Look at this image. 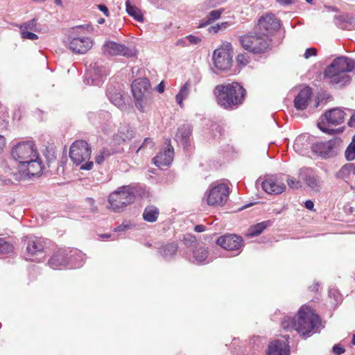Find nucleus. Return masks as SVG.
<instances>
[{
  "label": "nucleus",
  "mask_w": 355,
  "mask_h": 355,
  "mask_svg": "<svg viewBox=\"0 0 355 355\" xmlns=\"http://www.w3.org/2000/svg\"><path fill=\"white\" fill-rule=\"evenodd\" d=\"M217 103L222 107L233 110L243 103L246 90L237 82L218 85L214 88Z\"/></svg>",
  "instance_id": "obj_1"
},
{
  "label": "nucleus",
  "mask_w": 355,
  "mask_h": 355,
  "mask_svg": "<svg viewBox=\"0 0 355 355\" xmlns=\"http://www.w3.org/2000/svg\"><path fill=\"white\" fill-rule=\"evenodd\" d=\"M355 69V60L345 56L335 58L327 67L324 71V78L329 80L331 84L345 85L350 82V76L347 74Z\"/></svg>",
  "instance_id": "obj_2"
},
{
  "label": "nucleus",
  "mask_w": 355,
  "mask_h": 355,
  "mask_svg": "<svg viewBox=\"0 0 355 355\" xmlns=\"http://www.w3.org/2000/svg\"><path fill=\"white\" fill-rule=\"evenodd\" d=\"M320 322L319 316L310 307L303 306L295 318L294 329L302 336H309L316 332Z\"/></svg>",
  "instance_id": "obj_3"
},
{
  "label": "nucleus",
  "mask_w": 355,
  "mask_h": 355,
  "mask_svg": "<svg viewBox=\"0 0 355 355\" xmlns=\"http://www.w3.org/2000/svg\"><path fill=\"white\" fill-rule=\"evenodd\" d=\"M131 88L136 107L141 112H146L151 101L149 80L146 78L136 79L132 82Z\"/></svg>",
  "instance_id": "obj_4"
},
{
  "label": "nucleus",
  "mask_w": 355,
  "mask_h": 355,
  "mask_svg": "<svg viewBox=\"0 0 355 355\" xmlns=\"http://www.w3.org/2000/svg\"><path fill=\"white\" fill-rule=\"evenodd\" d=\"M135 198L134 189L130 186H122L110 194L109 207L115 212H121L125 207L132 204Z\"/></svg>",
  "instance_id": "obj_5"
},
{
  "label": "nucleus",
  "mask_w": 355,
  "mask_h": 355,
  "mask_svg": "<svg viewBox=\"0 0 355 355\" xmlns=\"http://www.w3.org/2000/svg\"><path fill=\"white\" fill-rule=\"evenodd\" d=\"M91 154V148L84 140H77L70 147L69 157L75 164L80 165L86 162L80 166V169L87 171L92 169L93 162L88 161Z\"/></svg>",
  "instance_id": "obj_6"
},
{
  "label": "nucleus",
  "mask_w": 355,
  "mask_h": 355,
  "mask_svg": "<svg viewBox=\"0 0 355 355\" xmlns=\"http://www.w3.org/2000/svg\"><path fill=\"white\" fill-rule=\"evenodd\" d=\"M346 114L338 107L330 109L326 111L320 118L318 122V128L323 132L329 135L335 134L337 131L334 129H329L327 125H338L343 123Z\"/></svg>",
  "instance_id": "obj_7"
},
{
  "label": "nucleus",
  "mask_w": 355,
  "mask_h": 355,
  "mask_svg": "<svg viewBox=\"0 0 355 355\" xmlns=\"http://www.w3.org/2000/svg\"><path fill=\"white\" fill-rule=\"evenodd\" d=\"M38 151L33 141H21L15 145L11 150L12 158L20 165L24 164L31 159H35Z\"/></svg>",
  "instance_id": "obj_8"
},
{
  "label": "nucleus",
  "mask_w": 355,
  "mask_h": 355,
  "mask_svg": "<svg viewBox=\"0 0 355 355\" xmlns=\"http://www.w3.org/2000/svg\"><path fill=\"white\" fill-rule=\"evenodd\" d=\"M240 42L245 50L254 54L264 53L269 46L268 37L265 35L248 34L241 37Z\"/></svg>",
  "instance_id": "obj_9"
},
{
  "label": "nucleus",
  "mask_w": 355,
  "mask_h": 355,
  "mask_svg": "<svg viewBox=\"0 0 355 355\" xmlns=\"http://www.w3.org/2000/svg\"><path fill=\"white\" fill-rule=\"evenodd\" d=\"M214 64L220 71L230 69L232 63V48L230 43L223 44L220 48L216 49L213 53Z\"/></svg>",
  "instance_id": "obj_10"
},
{
  "label": "nucleus",
  "mask_w": 355,
  "mask_h": 355,
  "mask_svg": "<svg viewBox=\"0 0 355 355\" xmlns=\"http://www.w3.org/2000/svg\"><path fill=\"white\" fill-rule=\"evenodd\" d=\"M230 188L221 183L209 189L206 192L207 204L210 206H222L228 199Z\"/></svg>",
  "instance_id": "obj_11"
},
{
  "label": "nucleus",
  "mask_w": 355,
  "mask_h": 355,
  "mask_svg": "<svg viewBox=\"0 0 355 355\" xmlns=\"http://www.w3.org/2000/svg\"><path fill=\"white\" fill-rule=\"evenodd\" d=\"M102 51L105 55H122L128 58L135 57L137 52L134 46H128L113 41L106 42L102 47Z\"/></svg>",
  "instance_id": "obj_12"
},
{
  "label": "nucleus",
  "mask_w": 355,
  "mask_h": 355,
  "mask_svg": "<svg viewBox=\"0 0 355 355\" xmlns=\"http://www.w3.org/2000/svg\"><path fill=\"white\" fill-rule=\"evenodd\" d=\"M24 244L26 245V253L28 259H33L35 255L40 254L44 252L48 244V240L42 237L35 236H28L24 239Z\"/></svg>",
  "instance_id": "obj_13"
},
{
  "label": "nucleus",
  "mask_w": 355,
  "mask_h": 355,
  "mask_svg": "<svg viewBox=\"0 0 355 355\" xmlns=\"http://www.w3.org/2000/svg\"><path fill=\"white\" fill-rule=\"evenodd\" d=\"M280 27L279 21L275 15L268 13L263 15L258 20L257 28L260 33L266 37L272 34Z\"/></svg>",
  "instance_id": "obj_14"
},
{
  "label": "nucleus",
  "mask_w": 355,
  "mask_h": 355,
  "mask_svg": "<svg viewBox=\"0 0 355 355\" xmlns=\"http://www.w3.org/2000/svg\"><path fill=\"white\" fill-rule=\"evenodd\" d=\"M284 179L282 177L268 176L262 182L263 189L270 194H279L286 189Z\"/></svg>",
  "instance_id": "obj_15"
},
{
  "label": "nucleus",
  "mask_w": 355,
  "mask_h": 355,
  "mask_svg": "<svg viewBox=\"0 0 355 355\" xmlns=\"http://www.w3.org/2000/svg\"><path fill=\"white\" fill-rule=\"evenodd\" d=\"M216 243L226 250L236 251L243 247V240L236 234H225L220 236Z\"/></svg>",
  "instance_id": "obj_16"
},
{
  "label": "nucleus",
  "mask_w": 355,
  "mask_h": 355,
  "mask_svg": "<svg viewBox=\"0 0 355 355\" xmlns=\"http://www.w3.org/2000/svg\"><path fill=\"white\" fill-rule=\"evenodd\" d=\"M107 75V69L105 67L99 66L95 62L90 64L89 69L87 73L85 81L87 84L99 85L103 78Z\"/></svg>",
  "instance_id": "obj_17"
},
{
  "label": "nucleus",
  "mask_w": 355,
  "mask_h": 355,
  "mask_svg": "<svg viewBox=\"0 0 355 355\" xmlns=\"http://www.w3.org/2000/svg\"><path fill=\"white\" fill-rule=\"evenodd\" d=\"M92 41L89 37H74L68 43L69 49L75 53L84 54L92 47Z\"/></svg>",
  "instance_id": "obj_18"
},
{
  "label": "nucleus",
  "mask_w": 355,
  "mask_h": 355,
  "mask_svg": "<svg viewBox=\"0 0 355 355\" xmlns=\"http://www.w3.org/2000/svg\"><path fill=\"white\" fill-rule=\"evenodd\" d=\"M69 252L71 253V250L60 249L56 252L53 256L49 259V264L53 269H60L62 266H67L69 259H72L73 255L69 256Z\"/></svg>",
  "instance_id": "obj_19"
},
{
  "label": "nucleus",
  "mask_w": 355,
  "mask_h": 355,
  "mask_svg": "<svg viewBox=\"0 0 355 355\" xmlns=\"http://www.w3.org/2000/svg\"><path fill=\"white\" fill-rule=\"evenodd\" d=\"M335 142L332 140L320 141L313 144L311 146L312 151L323 158H327L332 155V150Z\"/></svg>",
  "instance_id": "obj_20"
},
{
  "label": "nucleus",
  "mask_w": 355,
  "mask_h": 355,
  "mask_svg": "<svg viewBox=\"0 0 355 355\" xmlns=\"http://www.w3.org/2000/svg\"><path fill=\"white\" fill-rule=\"evenodd\" d=\"M173 159V148L168 144L164 150L160 151L153 159V163L159 166H168Z\"/></svg>",
  "instance_id": "obj_21"
},
{
  "label": "nucleus",
  "mask_w": 355,
  "mask_h": 355,
  "mask_svg": "<svg viewBox=\"0 0 355 355\" xmlns=\"http://www.w3.org/2000/svg\"><path fill=\"white\" fill-rule=\"evenodd\" d=\"M23 171L26 173L29 176H35L40 175L42 170L43 166L41 159L39 157V153L37 155L35 159H31L25 162L24 164L21 165Z\"/></svg>",
  "instance_id": "obj_22"
},
{
  "label": "nucleus",
  "mask_w": 355,
  "mask_h": 355,
  "mask_svg": "<svg viewBox=\"0 0 355 355\" xmlns=\"http://www.w3.org/2000/svg\"><path fill=\"white\" fill-rule=\"evenodd\" d=\"M312 95L311 88L305 87L302 89L294 100V106L297 110H304L306 108Z\"/></svg>",
  "instance_id": "obj_23"
},
{
  "label": "nucleus",
  "mask_w": 355,
  "mask_h": 355,
  "mask_svg": "<svg viewBox=\"0 0 355 355\" xmlns=\"http://www.w3.org/2000/svg\"><path fill=\"white\" fill-rule=\"evenodd\" d=\"M288 346L284 341L275 340L268 346V355H289Z\"/></svg>",
  "instance_id": "obj_24"
},
{
  "label": "nucleus",
  "mask_w": 355,
  "mask_h": 355,
  "mask_svg": "<svg viewBox=\"0 0 355 355\" xmlns=\"http://www.w3.org/2000/svg\"><path fill=\"white\" fill-rule=\"evenodd\" d=\"M191 126L189 124H184L178 129L175 135V140L183 146L187 145L191 135Z\"/></svg>",
  "instance_id": "obj_25"
},
{
  "label": "nucleus",
  "mask_w": 355,
  "mask_h": 355,
  "mask_svg": "<svg viewBox=\"0 0 355 355\" xmlns=\"http://www.w3.org/2000/svg\"><path fill=\"white\" fill-rule=\"evenodd\" d=\"M110 102L121 110L125 107L121 93L115 88H110L107 92Z\"/></svg>",
  "instance_id": "obj_26"
},
{
  "label": "nucleus",
  "mask_w": 355,
  "mask_h": 355,
  "mask_svg": "<svg viewBox=\"0 0 355 355\" xmlns=\"http://www.w3.org/2000/svg\"><path fill=\"white\" fill-rule=\"evenodd\" d=\"M306 173L302 180L307 186L314 191H319L321 188V184L318 176H316L311 170L306 169Z\"/></svg>",
  "instance_id": "obj_27"
},
{
  "label": "nucleus",
  "mask_w": 355,
  "mask_h": 355,
  "mask_svg": "<svg viewBox=\"0 0 355 355\" xmlns=\"http://www.w3.org/2000/svg\"><path fill=\"white\" fill-rule=\"evenodd\" d=\"M159 216V209L154 205H148L145 207L142 217L148 223H155L157 220Z\"/></svg>",
  "instance_id": "obj_28"
},
{
  "label": "nucleus",
  "mask_w": 355,
  "mask_h": 355,
  "mask_svg": "<svg viewBox=\"0 0 355 355\" xmlns=\"http://www.w3.org/2000/svg\"><path fill=\"white\" fill-rule=\"evenodd\" d=\"M178 248V244L173 242L162 245L158 252L164 259H169L175 254Z\"/></svg>",
  "instance_id": "obj_29"
},
{
  "label": "nucleus",
  "mask_w": 355,
  "mask_h": 355,
  "mask_svg": "<svg viewBox=\"0 0 355 355\" xmlns=\"http://www.w3.org/2000/svg\"><path fill=\"white\" fill-rule=\"evenodd\" d=\"M125 10L127 13L133 17L136 21L142 22L144 21L143 15L139 8L132 5L130 0L125 1Z\"/></svg>",
  "instance_id": "obj_30"
},
{
  "label": "nucleus",
  "mask_w": 355,
  "mask_h": 355,
  "mask_svg": "<svg viewBox=\"0 0 355 355\" xmlns=\"http://www.w3.org/2000/svg\"><path fill=\"white\" fill-rule=\"evenodd\" d=\"M272 225L270 220H266L251 226L248 230V234L250 236H258L268 227Z\"/></svg>",
  "instance_id": "obj_31"
},
{
  "label": "nucleus",
  "mask_w": 355,
  "mask_h": 355,
  "mask_svg": "<svg viewBox=\"0 0 355 355\" xmlns=\"http://www.w3.org/2000/svg\"><path fill=\"white\" fill-rule=\"evenodd\" d=\"M99 119H103V122L100 121L99 123L101 124V129L103 132L105 134H109L111 130L112 121H111V116L110 113L107 112H102L99 114Z\"/></svg>",
  "instance_id": "obj_32"
},
{
  "label": "nucleus",
  "mask_w": 355,
  "mask_h": 355,
  "mask_svg": "<svg viewBox=\"0 0 355 355\" xmlns=\"http://www.w3.org/2000/svg\"><path fill=\"white\" fill-rule=\"evenodd\" d=\"M194 261L197 263L204 262L208 257L207 248L203 246L196 247L193 252Z\"/></svg>",
  "instance_id": "obj_33"
},
{
  "label": "nucleus",
  "mask_w": 355,
  "mask_h": 355,
  "mask_svg": "<svg viewBox=\"0 0 355 355\" xmlns=\"http://www.w3.org/2000/svg\"><path fill=\"white\" fill-rule=\"evenodd\" d=\"M134 136L133 130L128 125L121 126L116 136V139L119 137L123 141L130 140Z\"/></svg>",
  "instance_id": "obj_34"
},
{
  "label": "nucleus",
  "mask_w": 355,
  "mask_h": 355,
  "mask_svg": "<svg viewBox=\"0 0 355 355\" xmlns=\"http://www.w3.org/2000/svg\"><path fill=\"white\" fill-rule=\"evenodd\" d=\"M190 83L189 81L181 87L178 94L176 95V101L181 107H183V101L187 98L189 94Z\"/></svg>",
  "instance_id": "obj_35"
},
{
  "label": "nucleus",
  "mask_w": 355,
  "mask_h": 355,
  "mask_svg": "<svg viewBox=\"0 0 355 355\" xmlns=\"http://www.w3.org/2000/svg\"><path fill=\"white\" fill-rule=\"evenodd\" d=\"M116 153L112 148H103L96 156V162L101 164L105 160Z\"/></svg>",
  "instance_id": "obj_36"
},
{
  "label": "nucleus",
  "mask_w": 355,
  "mask_h": 355,
  "mask_svg": "<svg viewBox=\"0 0 355 355\" xmlns=\"http://www.w3.org/2000/svg\"><path fill=\"white\" fill-rule=\"evenodd\" d=\"M223 9H218V10H214L209 12V14L206 16V17L204 19L205 21L200 25V27L205 26L208 24H211L213 21L218 19L223 12Z\"/></svg>",
  "instance_id": "obj_37"
},
{
  "label": "nucleus",
  "mask_w": 355,
  "mask_h": 355,
  "mask_svg": "<svg viewBox=\"0 0 355 355\" xmlns=\"http://www.w3.org/2000/svg\"><path fill=\"white\" fill-rule=\"evenodd\" d=\"M12 251V245L3 239L0 238V256L10 254Z\"/></svg>",
  "instance_id": "obj_38"
},
{
  "label": "nucleus",
  "mask_w": 355,
  "mask_h": 355,
  "mask_svg": "<svg viewBox=\"0 0 355 355\" xmlns=\"http://www.w3.org/2000/svg\"><path fill=\"white\" fill-rule=\"evenodd\" d=\"M231 26V23L228 21H224L221 23L216 24L214 26H211L208 28V31L209 33H217L220 31H224L227 28H228Z\"/></svg>",
  "instance_id": "obj_39"
},
{
  "label": "nucleus",
  "mask_w": 355,
  "mask_h": 355,
  "mask_svg": "<svg viewBox=\"0 0 355 355\" xmlns=\"http://www.w3.org/2000/svg\"><path fill=\"white\" fill-rule=\"evenodd\" d=\"M345 155L348 161L355 159V135L353 137L352 142L345 150Z\"/></svg>",
  "instance_id": "obj_40"
},
{
  "label": "nucleus",
  "mask_w": 355,
  "mask_h": 355,
  "mask_svg": "<svg viewBox=\"0 0 355 355\" xmlns=\"http://www.w3.org/2000/svg\"><path fill=\"white\" fill-rule=\"evenodd\" d=\"M295 322V318H292L289 316H285L281 322V326L283 329L289 330L291 329H294L293 323Z\"/></svg>",
  "instance_id": "obj_41"
},
{
  "label": "nucleus",
  "mask_w": 355,
  "mask_h": 355,
  "mask_svg": "<svg viewBox=\"0 0 355 355\" xmlns=\"http://www.w3.org/2000/svg\"><path fill=\"white\" fill-rule=\"evenodd\" d=\"M35 27H36L35 19H32V20H30L26 23H24L22 25H21L20 29H21V31H22V29H24L25 31H28V30L34 31L35 29Z\"/></svg>",
  "instance_id": "obj_42"
},
{
  "label": "nucleus",
  "mask_w": 355,
  "mask_h": 355,
  "mask_svg": "<svg viewBox=\"0 0 355 355\" xmlns=\"http://www.w3.org/2000/svg\"><path fill=\"white\" fill-rule=\"evenodd\" d=\"M21 35L22 38L30 40H36L38 39V36L36 34L28 31H25L24 29H22V31H21Z\"/></svg>",
  "instance_id": "obj_43"
},
{
  "label": "nucleus",
  "mask_w": 355,
  "mask_h": 355,
  "mask_svg": "<svg viewBox=\"0 0 355 355\" xmlns=\"http://www.w3.org/2000/svg\"><path fill=\"white\" fill-rule=\"evenodd\" d=\"M185 40H188L191 44H198L201 42V38L198 36L189 35L185 37Z\"/></svg>",
  "instance_id": "obj_44"
},
{
  "label": "nucleus",
  "mask_w": 355,
  "mask_h": 355,
  "mask_svg": "<svg viewBox=\"0 0 355 355\" xmlns=\"http://www.w3.org/2000/svg\"><path fill=\"white\" fill-rule=\"evenodd\" d=\"M236 60L239 64L243 66L246 65L248 62L246 55L243 53L239 54L236 57Z\"/></svg>",
  "instance_id": "obj_45"
},
{
  "label": "nucleus",
  "mask_w": 355,
  "mask_h": 355,
  "mask_svg": "<svg viewBox=\"0 0 355 355\" xmlns=\"http://www.w3.org/2000/svg\"><path fill=\"white\" fill-rule=\"evenodd\" d=\"M317 54V50L315 48L306 49L304 54L305 59H309L311 56H315Z\"/></svg>",
  "instance_id": "obj_46"
},
{
  "label": "nucleus",
  "mask_w": 355,
  "mask_h": 355,
  "mask_svg": "<svg viewBox=\"0 0 355 355\" xmlns=\"http://www.w3.org/2000/svg\"><path fill=\"white\" fill-rule=\"evenodd\" d=\"M132 227V224L131 223H127V224H122L121 225H119L114 229L115 232H123L127 230L130 229Z\"/></svg>",
  "instance_id": "obj_47"
},
{
  "label": "nucleus",
  "mask_w": 355,
  "mask_h": 355,
  "mask_svg": "<svg viewBox=\"0 0 355 355\" xmlns=\"http://www.w3.org/2000/svg\"><path fill=\"white\" fill-rule=\"evenodd\" d=\"M286 181L288 183V185L291 188H298L300 187V182L295 179L293 178H287Z\"/></svg>",
  "instance_id": "obj_48"
},
{
  "label": "nucleus",
  "mask_w": 355,
  "mask_h": 355,
  "mask_svg": "<svg viewBox=\"0 0 355 355\" xmlns=\"http://www.w3.org/2000/svg\"><path fill=\"white\" fill-rule=\"evenodd\" d=\"M345 351V349L340 345H335L333 347V352L336 355H340V354L344 353Z\"/></svg>",
  "instance_id": "obj_49"
},
{
  "label": "nucleus",
  "mask_w": 355,
  "mask_h": 355,
  "mask_svg": "<svg viewBox=\"0 0 355 355\" xmlns=\"http://www.w3.org/2000/svg\"><path fill=\"white\" fill-rule=\"evenodd\" d=\"M184 243L186 245H191L193 243H196V237L192 235H188L187 236H185L184 239Z\"/></svg>",
  "instance_id": "obj_50"
},
{
  "label": "nucleus",
  "mask_w": 355,
  "mask_h": 355,
  "mask_svg": "<svg viewBox=\"0 0 355 355\" xmlns=\"http://www.w3.org/2000/svg\"><path fill=\"white\" fill-rule=\"evenodd\" d=\"M87 203L90 206V209L92 210V211L94 212L97 210V207L95 206V201L93 198H87L86 199Z\"/></svg>",
  "instance_id": "obj_51"
},
{
  "label": "nucleus",
  "mask_w": 355,
  "mask_h": 355,
  "mask_svg": "<svg viewBox=\"0 0 355 355\" xmlns=\"http://www.w3.org/2000/svg\"><path fill=\"white\" fill-rule=\"evenodd\" d=\"M98 9L103 12V14L106 16V17H108L109 16V10H108V8L105 5H103V4H99L98 5Z\"/></svg>",
  "instance_id": "obj_52"
},
{
  "label": "nucleus",
  "mask_w": 355,
  "mask_h": 355,
  "mask_svg": "<svg viewBox=\"0 0 355 355\" xmlns=\"http://www.w3.org/2000/svg\"><path fill=\"white\" fill-rule=\"evenodd\" d=\"M305 207L309 210H313L314 204L311 200H308L304 202Z\"/></svg>",
  "instance_id": "obj_53"
},
{
  "label": "nucleus",
  "mask_w": 355,
  "mask_h": 355,
  "mask_svg": "<svg viewBox=\"0 0 355 355\" xmlns=\"http://www.w3.org/2000/svg\"><path fill=\"white\" fill-rule=\"evenodd\" d=\"M206 230V227L203 225H197L194 227V230L196 232H203Z\"/></svg>",
  "instance_id": "obj_54"
},
{
  "label": "nucleus",
  "mask_w": 355,
  "mask_h": 355,
  "mask_svg": "<svg viewBox=\"0 0 355 355\" xmlns=\"http://www.w3.org/2000/svg\"><path fill=\"white\" fill-rule=\"evenodd\" d=\"M152 144H153V141L150 138H146L143 142V144L141 146V147L139 148L144 147V146H153Z\"/></svg>",
  "instance_id": "obj_55"
},
{
  "label": "nucleus",
  "mask_w": 355,
  "mask_h": 355,
  "mask_svg": "<svg viewBox=\"0 0 355 355\" xmlns=\"http://www.w3.org/2000/svg\"><path fill=\"white\" fill-rule=\"evenodd\" d=\"M280 5H289L294 3L295 0H276Z\"/></svg>",
  "instance_id": "obj_56"
},
{
  "label": "nucleus",
  "mask_w": 355,
  "mask_h": 355,
  "mask_svg": "<svg viewBox=\"0 0 355 355\" xmlns=\"http://www.w3.org/2000/svg\"><path fill=\"white\" fill-rule=\"evenodd\" d=\"M348 125L350 127H355V112L352 115L351 118L348 121Z\"/></svg>",
  "instance_id": "obj_57"
},
{
  "label": "nucleus",
  "mask_w": 355,
  "mask_h": 355,
  "mask_svg": "<svg viewBox=\"0 0 355 355\" xmlns=\"http://www.w3.org/2000/svg\"><path fill=\"white\" fill-rule=\"evenodd\" d=\"M165 85L163 82H161L157 86V91L159 93H162L164 91Z\"/></svg>",
  "instance_id": "obj_58"
},
{
  "label": "nucleus",
  "mask_w": 355,
  "mask_h": 355,
  "mask_svg": "<svg viewBox=\"0 0 355 355\" xmlns=\"http://www.w3.org/2000/svg\"><path fill=\"white\" fill-rule=\"evenodd\" d=\"M177 44L178 45H180V46H187L189 44L187 43V40L184 39H181V40H179L178 42H177Z\"/></svg>",
  "instance_id": "obj_59"
},
{
  "label": "nucleus",
  "mask_w": 355,
  "mask_h": 355,
  "mask_svg": "<svg viewBox=\"0 0 355 355\" xmlns=\"http://www.w3.org/2000/svg\"><path fill=\"white\" fill-rule=\"evenodd\" d=\"M5 146V139L2 135H0V152L2 150Z\"/></svg>",
  "instance_id": "obj_60"
},
{
  "label": "nucleus",
  "mask_w": 355,
  "mask_h": 355,
  "mask_svg": "<svg viewBox=\"0 0 355 355\" xmlns=\"http://www.w3.org/2000/svg\"><path fill=\"white\" fill-rule=\"evenodd\" d=\"M301 140H302V137H298V138L295 140V143H294V148H295V149L300 147V143Z\"/></svg>",
  "instance_id": "obj_61"
},
{
  "label": "nucleus",
  "mask_w": 355,
  "mask_h": 355,
  "mask_svg": "<svg viewBox=\"0 0 355 355\" xmlns=\"http://www.w3.org/2000/svg\"><path fill=\"white\" fill-rule=\"evenodd\" d=\"M225 0H211V6H214L216 4H219L224 1Z\"/></svg>",
  "instance_id": "obj_62"
},
{
  "label": "nucleus",
  "mask_w": 355,
  "mask_h": 355,
  "mask_svg": "<svg viewBox=\"0 0 355 355\" xmlns=\"http://www.w3.org/2000/svg\"><path fill=\"white\" fill-rule=\"evenodd\" d=\"M110 236H111V235L107 234H104L100 235V237L103 238V239H108V238H110Z\"/></svg>",
  "instance_id": "obj_63"
},
{
  "label": "nucleus",
  "mask_w": 355,
  "mask_h": 355,
  "mask_svg": "<svg viewBox=\"0 0 355 355\" xmlns=\"http://www.w3.org/2000/svg\"><path fill=\"white\" fill-rule=\"evenodd\" d=\"M345 171H347V166H343V167L340 169V173H345Z\"/></svg>",
  "instance_id": "obj_64"
}]
</instances>
